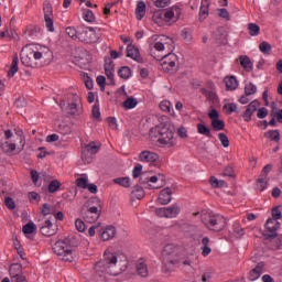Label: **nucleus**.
<instances>
[{"instance_id": "nucleus-1", "label": "nucleus", "mask_w": 282, "mask_h": 282, "mask_svg": "<svg viewBox=\"0 0 282 282\" xmlns=\"http://www.w3.org/2000/svg\"><path fill=\"white\" fill-rule=\"evenodd\" d=\"M53 54L48 47H41L37 51L32 48L26 50L21 56V63L25 67H43L44 65H50L52 63Z\"/></svg>"}, {"instance_id": "nucleus-2", "label": "nucleus", "mask_w": 282, "mask_h": 282, "mask_svg": "<svg viewBox=\"0 0 282 282\" xmlns=\"http://www.w3.org/2000/svg\"><path fill=\"white\" fill-rule=\"evenodd\" d=\"M101 213L102 204L98 197H90L80 209V216L87 224H96Z\"/></svg>"}, {"instance_id": "nucleus-3", "label": "nucleus", "mask_w": 282, "mask_h": 282, "mask_svg": "<svg viewBox=\"0 0 282 282\" xmlns=\"http://www.w3.org/2000/svg\"><path fill=\"white\" fill-rule=\"evenodd\" d=\"M162 257V272L169 274L176 268H180V259L175 253V247L173 245H166L161 253Z\"/></svg>"}, {"instance_id": "nucleus-4", "label": "nucleus", "mask_w": 282, "mask_h": 282, "mask_svg": "<svg viewBox=\"0 0 282 282\" xmlns=\"http://www.w3.org/2000/svg\"><path fill=\"white\" fill-rule=\"evenodd\" d=\"M149 54L150 56H153L155 61L161 62V69L165 74H175V72H177V55H175V53H169L160 57V55H155V51L153 48H150Z\"/></svg>"}, {"instance_id": "nucleus-5", "label": "nucleus", "mask_w": 282, "mask_h": 282, "mask_svg": "<svg viewBox=\"0 0 282 282\" xmlns=\"http://www.w3.org/2000/svg\"><path fill=\"white\" fill-rule=\"evenodd\" d=\"M116 263H118V256L112 248H108L104 252V259L95 264V270L96 272H109V269L116 268Z\"/></svg>"}, {"instance_id": "nucleus-6", "label": "nucleus", "mask_w": 282, "mask_h": 282, "mask_svg": "<svg viewBox=\"0 0 282 282\" xmlns=\"http://www.w3.org/2000/svg\"><path fill=\"white\" fill-rule=\"evenodd\" d=\"M53 252L57 254V257H61L62 261H66L67 263H72L74 261V251L72 250V247H69V240H57L53 245Z\"/></svg>"}, {"instance_id": "nucleus-7", "label": "nucleus", "mask_w": 282, "mask_h": 282, "mask_svg": "<svg viewBox=\"0 0 282 282\" xmlns=\"http://www.w3.org/2000/svg\"><path fill=\"white\" fill-rule=\"evenodd\" d=\"M204 224L208 230L213 232H221L227 226L226 217L215 214L204 218Z\"/></svg>"}, {"instance_id": "nucleus-8", "label": "nucleus", "mask_w": 282, "mask_h": 282, "mask_svg": "<svg viewBox=\"0 0 282 282\" xmlns=\"http://www.w3.org/2000/svg\"><path fill=\"white\" fill-rule=\"evenodd\" d=\"M98 34L94 28L82 26L78 29V41L82 43L94 44L98 43Z\"/></svg>"}, {"instance_id": "nucleus-9", "label": "nucleus", "mask_w": 282, "mask_h": 282, "mask_svg": "<svg viewBox=\"0 0 282 282\" xmlns=\"http://www.w3.org/2000/svg\"><path fill=\"white\" fill-rule=\"evenodd\" d=\"M264 226L265 230L262 232V237H264V239H267L268 241H272V239H276V237H279V234H276L280 226L279 220L269 218Z\"/></svg>"}, {"instance_id": "nucleus-10", "label": "nucleus", "mask_w": 282, "mask_h": 282, "mask_svg": "<svg viewBox=\"0 0 282 282\" xmlns=\"http://www.w3.org/2000/svg\"><path fill=\"white\" fill-rule=\"evenodd\" d=\"M182 213V208L177 206V204H173L169 207H160L155 209L156 217H165V219H174Z\"/></svg>"}, {"instance_id": "nucleus-11", "label": "nucleus", "mask_w": 282, "mask_h": 282, "mask_svg": "<svg viewBox=\"0 0 282 282\" xmlns=\"http://www.w3.org/2000/svg\"><path fill=\"white\" fill-rule=\"evenodd\" d=\"M66 100L68 102L67 113L69 116H79L80 109H78V102H80V97L75 93H69L66 95Z\"/></svg>"}, {"instance_id": "nucleus-12", "label": "nucleus", "mask_w": 282, "mask_h": 282, "mask_svg": "<svg viewBox=\"0 0 282 282\" xmlns=\"http://www.w3.org/2000/svg\"><path fill=\"white\" fill-rule=\"evenodd\" d=\"M15 138L19 141V145L17 144V140H11L12 143L4 142L2 144L3 151H7V153H12V151H17V147H25V137H23V131L15 132Z\"/></svg>"}, {"instance_id": "nucleus-13", "label": "nucleus", "mask_w": 282, "mask_h": 282, "mask_svg": "<svg viewBox=\"0 0 282 282\" xmlns=\"http://www.w3.org/2000/svg\"><path fill=\"white\" fill-rule=\"evenodd\" d=\"M44 21L48 32H54V9L50 2L43 4Z\"/></svg>"}, {"instance_id": "nucleus-14", "label": "nucleus", "mask_w": 282, "mask_h": 282, "mask_svg": "<svg viewBox=\"0 0 282 282\" xmlns=\"http://www.w3.org/2000/svg\"><path fill=\"white\" fill-rule=\"evenodd\" d=\"M159 133V139L158 142L159 144H166L169 147H174L175 145V140L173 139V131L169 130L167 128H161L158 130Z\"/></svg>"}, {"instance_id": "nucleus-15", "label": "nucleus", "mask_w": 282, "mask_h": 282, "mask_svg": "<svg viewBox=\"0 0 282 282\" xmlns=\"http://www.w3.org/2000/svg\"><path fill=\"white\" fill-rule=\"evenodd\" d=\"M40 232L43 237H54L58 232V227L52 224V220L48 218L39 225Z\"/></svg>"}, {"instance_id": "nucleus-16", "label": "nucleus", "mask_w": 282, "mask_h": 282, "mask_svg": "<svg viewBox=\"0 0 282 282\" xmlns=\"http://www.w3.org/2000/svg\"><path fill=\"white\" fill-rule=\"evenodd\" d=\"M100 151V147L96 145V142H90L82 151V159L86 162H91V155H96Z\"/></svg>"}, {"instance_id": "nucleus-17", "label": "nucleus", "mask_w": 282, "mask_h": 282, "mask_svg": "<svg viewBox=\"0 0 282 282\" xmlns=\"http://www.w3.org/2000/svg\"><path fill=\"white\" fill-rule=\"evenodd\" d=\"M76 186L78 188L88 189L89 193H93V194L98 193V186L94 183L89 184V180H87V177H78L76 180Z\"/></svg>"}, {"instance_id": "nucleus-18", "label": "nucleus", "mask_w": 282, "mask_h": 282, "mask_svg": "<svg viewBox=\"0 0 282 282\" xmlns=\"http://www.w3.org/2000/svg\"><path fill=\"white\" fill-rule=\"evenodd\" d=\"M173 199V191H171V187H165L163 188L158 197V202L159 204H161V206H166L169 204H171V200Z\"/></svg>"}, {"instance_id": "nucleus-19", "label": "nucleus", "mask_w": 282, "mask_h": 282, "mask_svg": "<svg viewBox=\"0 0 282 282\" xmlns=\"http://www.w3.org/2000/svg\"><path fill=\"white\" fill-rule=\"evenodd\" d=\"M104 67L108 85H116V79H113V74H116V64H113V61L109 59V62L105 63Z\"/></svg>"}, {"instance_id": "nucleus-20", "label": "nucleus", "mask_w": 282, "mask_h": 282, "mask_svg": "<svg viewBox=\"0 0 282 282\" xmlns=\"http://www.w3.org/2000/svg\"><path fill=\"white\" fill-rule=\"evenodd\" d=\"M259 100L256 99L247 106V109L242 115L245 122H250V120H252V116L257 111V109H259Z\"/></svg>"}, {"instance_id": "nucleus-21", "label": "nucleus", "mask_w": 282, "mask_h": 282, "mask_svg": "<svg viewBox=\"0 0 282 282\" xmlns=\"http://www.w3.org/2000/svg\"><path fill=\"white\" fill-rule=\"evenodd\" d=\"M127 56H128V58H132V61H135L137 63H142V56L140 55V48H138L133 44H129L127 46Z\"/></svg>"}, {"instance_id": "nucleus-22", "label": "nucleus", "mask_w": 282, "mask_h": 282, "mask_svg": "<svg viewBox=\"0 0 282 282\" xmlns=\"http://www.w3.org/2000/svg\"><path fill=\"white\" fill-rule=\"evenodd\" d=\"M158 160H160V155L149 150H144L139 154L140 162H158Z\"/></svg>"}, {"instance_id": "nucleus-23", "label": "nucleus", "mask_w": 282, "mask_h": 282, "mask_svg": "<svg viewBox=\"0 0 282 282\" xmlns=\"http://www.w3.org/2000/svg\"><path fill=\"white\" fill-rule=\"evenodd\" d=\"M263 272V262H259L248 274V281H257Z\"/></svg>"}, {"instance_id": "nucleus-24", "label": "nucleus", "mask_w": 282, "mask_h": 282, "mask_svg": "<svg viewBox=\"0 0 282 282\" xmlns=\"http://www.w3.org/2000/svg\"><path fill=\"white\" fill-rule=\"evenodd\" d=\"M100 237L102 241H110V239H113L116 237V227L111 225L107 226L102 230Z\"/></svg>"}, {"instance_id": "nucleus-25", "label": "nucleus", "mask_w": 282, "mask_h": 282, "mask_svg": "<svg viewBox=\"0 0 282 282\" xmlns=\"http://www.w3.org/2000/svg\"><path fill=\"white\" fill-rule=\"evenodd\" d=\"M147 14V3L144 1L140 0L135 8V19L137 21H142Z\"/></svg>"}, {"instance_id": "nucleus-26", "label": "nucleus", "mask_w": 282, "mask_h": 282, "mask_svg": "<svg viewBox=\"0 0 282 282\" xmlns=\"http://www.w3.org/2000/svg\"><path fill=\"white\" fill-rule=\"evenodd\" d=\"M149 182H151L152 184H156L158 182H161V185L159 186H152L151 184H149L148 186L150 188H162V186L166 184V176L164 174L154 175L149 178Z\"/></svg>"}, {"instance_id": "nucleus-27", "label": "nucleus", "mask_w": 282, "mask_h": 282, "mask_svg": "<svg viewBox=\"0 0 282 282\" xmlns=\"http://www.w3.org/2000/svg\"><path fill=\"white\" fill-rule=\"evenodd\" d=\"M196 129H197V133H199V135H205V138H213L210 128H208L207 124L204 123V121H202L200 123H197Z\"/></svg>"}, {"instance_id": "nucleus-28", "label": "nucleus", "mask_w": 282, "mask_h": 282, "mask_svg": "<svg viewBox=\"0 0 282 282\" xmlns=\"http://www.w3.org/2000/svg\"><path fill=\"white\" fill-rule=\"evenodd\" d=\"M226 89L227 91H235L237 87H239V82L237 80V77L230 76L225 78Z\"/></svg>"}, {"instance_id": "nucleus-29", "label": "nucleus", "mask_w": 282, "mask_h": 282, "mask_svg": "<svg viewBox=\"0 0 282 282\" xmlns=\"http://www.w3.org/2000/svg\"><path fill=\"white\" fill-rule=\"evenodd\" d=\"M144 195H147V193L144 192V187L140 185L133 186V189L131 192L132 199H144Z\"/></svg>"}, {"instance_id": "nucleus-30", "label": "nucleus", "mask_w": 282, "mask_h": 282, "mask_svg": "<svg viewBox=\"0 0 282 282\" xmlns=\"http://www.w3.org/2000/svg\"><path fill=\"white\" fill-rule=\"evenodd\" d=\"M210 2L208 0H202L199 9V21H204L208 17V7Z\"/></svg>"}, {"instance_id": "nucleus-31", "label": "nucleus", "mask_w": 282, "mask_h": 282, "mask_svg": "<svg viewBox=\"0 0 282 282\" xmlns=\"http://www.w3.org/2000/svg\"><path fill=\"white\" fill-rule=\"evenodd\" d=\"M240 65L246 72H252V61L247 55L239 56Z\"/></svg>"}, {"instance_id": "nucleus-32", "label": "nucleus", "mask_w": 282, "mask_h": 282, "mask_svg": "<svg viewBox=\"0 0 282 282\" xmlns=\"http://www.w3.org/2000/svg\"><path fill=\"white\" fill-rule=\"evenodd\" d=\"M24 34H26V36H30V37L39 36V34H41V26L30 24L29 26H26V30L24 31Z\"/></svg>"}, {"instance_id": "nucleus-33", "label": "nucleus", "mask_w": 282, "mask_h": 282, "mask_svg": "<svg viewBox=\"0 0 282 282\" xmlns=\"http://www.w3.org/2000/svg\"><path fill=\"white\" fill-rule=\"evenodd\" d=\"M137 273L139 276L147 279V276H149V267H147V263L138 262L137 263Z\"/></svg>"}, {"instance_id": "nucleus-34", "label": "nucleus", "mask_w": 282, "mask_h": 282, "mask_svg": "<svg viewBox=\"0 0 282 282\" xmlns=\"http://www.w3.org/2000/svg\"><path fill=\"white\" fill-rule=\"evenodd\" d=\"M17 72H19V55H15L13 57L10 69L8 72V77L13 78V76H14V74H17Z\"/></svg>"}, {"instance_id": "nucleus-35", "label": "nucleus", "mask_w": 282, "mask_h": 282, "mask_svg": "<svg viewBox=\"0 0 282 282\" xmlns=\"http://www.w3.org/2000/svg\"><path fill=\"white\" fill-rule=\"evenodd\" d=\"M23 273V265H21V263H12L9 267V274L12 279V276H17L18 274Z\"/></svg>"}, {"instance_id": "nucleus-36", "label": "nucleus", "mask_w": 282, "mask_h": 282, "mask_svg": "<svg viewBox=\"0 0 282 282\" xmlns=\"http://www.w3.org/2000/svg\"><path fill=\"white\" fill-rule=\"evenodd\" d=\"M113 184H118L119 186H122L123 188H130L131 187V178H129V176L117 177L113 180Z\"/></svg>"}, {"instance_id": "nucleus-37", "label": "nucleus", "mask_w": 282, "mask_h": 282, "mask_svg": "<svg viewBox=\"0 0 282 282\" xmlns=\"http://www.w3.org/2000/svg\"><path fill=\"white\" fill-rule=\"evenodd\" d=\"M118 76L123 80H129V78H131V67L129 66L120 67L118 70Z\"/></svg>"}, {"instance_id": "nucleus-38", "label": "nucleus", "mask_w": 282, "mask_h": 282, "mask_svg": "<svg viewBox=\"0 0 282 282\" xmlns=\"http://www.w3.org/2000/svg\"><path fill=\"white\" fill-rule=\"evenodd\" d=\"M208 243H210V239L208 237H204L202 239V254L203 257H208V254H210V252H213V249H210V247H208Z\"/></svg>"}, {"instance_id": "nucleus-39", "label": "nucleus", "mask_w": 282, "mask_h": 282, "mask_svg": "<svg viewBox=\"0 0 282 282\" xmlns=\"http://www.w3.org/2000/svg\"><path fill=\"white\" fill-rule=\"evenodd\" d=\"M83 19L87 23H94L96 21V15L94 14V11L89 9H84L83 10Z\"/></svg>"}, {"instance_id": "nucleus-40", "label": "nucleus", "mask_w": 282, "mask_h": 282, "mask_svg": "<svg viewBox=\"0 0 282 282\" xmlns=\"http://www.w3.org/2000/svg\"><path fill=\"white\" fill-rule=\"evenodd\" d=\"M264 138H270V140H273V142H280L281 132H279V130H269L264 133Z\"/></svg>"}, {"instance_id": "nucleus-41", "label": "nucleus", "mask_w": 282, "mask_h": 282, "mask_svg": "<svg viewBox=\"0 0 282 282\" xmlns=\"http://www.w3.org/2000/svg\"><path fill=\"white\" fill-rule=\"evenodd\" d=\"M55 209V207H52L50 204L44 203L41 207V215H43V217H47V215H54Z\"/></svg>"}, {"instance_id": "nucleus-42", "label": "nucleus", "mask_w": 282, "mask_h": 282, "mask_svg": "<svg viewBox=\"0 0 282 282\" xmlns=\"http://www.w3.org/2000/svg\"><path fill=\"white\" fill-rule=\"evenodd\" d=\"M248 31L250 36H259L261 34V28L257 23H249Z\"/></svg>"}, {"instance_id": "nucleus-43", "label": "nucleus", "mask_w": 282, "mask_h": 282, "mask_svg": "<svg viewBox=\"0 0 282 282\" xmlns=\"http://www.w3.org/2000/svg\"><path fill=\"white\" fill-rule=\"evenodd\" d=\"M213 39L217 45H226V35L221 34L220 31L214 32Z\"/></svg>"}, {"instance_id": "nucleus-44", "label": "nucleus", "mask_w": 282, "mask_h": 282, "mask_svg": "<svg viewBox=\"0 0 282 282\" xmlns=\"http://www.w3.org/2000/svg\"><path fill=\"white\" fill-rule=\"evenodd\" d=\"M124 109H135L138 107V99L130 97L123 101Z\"/></svg>"}, {"instance_id": "nucleus-45", "label": "nucleus", "mask_w": 282, "mask_h": 282, "mask_svg": "<svg viewBox=\"0 0 282 282\" xmlns=\"http://www.w3.org/2000/svg\"><path fill=\"white\" fill-rule=\"evenodd\" d=\"M259 50L262 54L269 55L272 52V45L269 42H261L259 44Z\"/></svg>"}, {"instance_id": "nucleus-46", "label": "nucleus", "mask_w": 282, "mask_h": 282, "mask_svg": "<svg viewBox=\"0 0 282 282\" xmlns=\"http://www.w3.org/2000/svg\"><path fill=\"white\" fill-rule=\"evenodd\" d=\"M212 127L214 131H224V129H226V122L221 119H216L212 121Z\"/></svg>"}, {"instance_id": "nucleus-47", "label": "nucleus", "mask_w": 282, "mask_h": 282, "mask_svg": "<svg viewBox=\"0 0 282 282\" xmlns=\"http://www.w3.org/2000/svg\"><path fill=\"white\" fill-rule=\"evenodd\" d=\"M61 189V181L53 180L48 183V193H56Z\"/></svg>"}, {"instance_id": "nucleus-48", "label": "nucleus", "mask_w": 282, "mask_h": 282, "mask_svg": "<svg viewBox=\"0 0 282 282\" xmlns=\"http://www.w3.org/2000/svg\"><path fill=\"white\" fill-rule=\"evenodd\" d=\"M34 230H36V226L32 221H29L22 228V231L24 232V235H32Z\"/></svg>"}, {"instance_id": "nucleus-49", "label": "nucleus", "mask_w": 282, "mask_h": 282, "mask_svg": "<svg viewBox=\"0 0 282 282\" xmlns=\"http://www.w3.org/2000/svg\"><path fill=\"white\" fill-rule=\"evenodd\" d=\"M152 19L158 25H162L164 23V11H155Z\"/></svg>"}, {"instance_id": "nucleus-50", "label": "nucleus", "mask_w": 282, "mask_h": 282, "mask_svg": "<svg viewBox=\"0 0 282 282\" xmlns=\"http://www.w3.org/2000/svg\"><path fill=\"white\" fill-rule=\"evenodd\" d=\"M218 140L221 143V147H224L225 149H228V147H230V140H228V135H226V133L220 132L218 134Z\"/></svg>"}, {"instance_id": "nucleus-51", "label": "nucleus", "mask_w": 282, "mask_h": 282, "mask_svg": "<svg viewBox=\"0 0 282 282\" xmlns=\"http://www.w3.org/2000/svg\"><path fill=\"white\" fill-rule=\"evenodd\" d=\"M245 94L246 96H253V94H257V86L252 83H249L245 86Z\"/></svg>"}, {"instance_id": "nucleus-52", "label": "nucleus", "mask_w": 282, "mask_h": 282, "mask_svg": "<svg viewBox=\"0 0 282 282\" xmlns=\"http://www.w3.org/2000/svg\"><path fill=\"white\" fill-rule=\"evenodd\" d=\"M75 228L78 232H85V230H87V225H85V221H83V219L77 218L75 220Z\"/></svg>"}, {"instance_id": "nucleus-53", "label": "nucleus", "mask_w": 282, "mask_h": 282, "mask_svg": "<svg viewBox=\"0 0 282 282\" xmlns=\"http://www.w3.org/2000/svg\"><path fill=\"white\" fill-rule=\"evenodd\" d=\"M163 19L165 23H171L172 19H175L172 7L169 10L163 11Z\"/></svg>"}, {"instance_id": "nucleus-54", "label": "nucleus", "mask_w": 282, "mask_h": 282, "mask_svg": "<svg viewBox=\"0 0 282 282\" xmlns=\"http://www.w3.org/2000/svg\"><path fill=\"white\" fill-rule=\"evenodd\" d=\"M224 109H227L228 116H230L231 113H239V110H237V104L235 102L225 105Z\"/></svg>"}, {"instance_id": "nucleus-55", "label": "nucleus", "mask_w": 282, "mask_h": 282, "mask_svg": "<svg viewBox=\"0 0 282 282\" xmlns=\"http://www.w3.org/2000/svg\"><path fill=\"white\" fill-rule=\"evenodd\" d=\"M66 34L70 39H74V40L78 39V30H76L74 26H67Z\"/></svg>"}, {"instance_id": "nucleus-56", "label": "nucleus", "mask_w": 282, "mask_h": 282, "mask_svg": "<svg viewBox=\"0 0 282 282\" xmlns=\"http://www.w3.org/2000/svg\"><path fill=\"white\" fill-rule=\"evenodd\" d=\"M4 205L9 210H14L17 208V203H14V199L10 196L4 198Z\"/></svg>"}, {"instance_id": "nucleus-57", "label": "nucleus", "mask_w": 282, "mask_h": 282, "mask_svg": "<svg viewBox=\"0 0 282 282\" xmlns=\"http://www.w3.org/2000/svg\"><path fill=\"white\" fill-rule=\"evenodd\" d=\"M271 215H272V218H271V219H274L275 221H279V219L282 218L281 208H280L279 206H275V207L271 210Z\"/></svg>"}, {"instance_id": "nucleus-58", "label": "nucleus", "mask_w": 282, "mask_h": 282, "mask_svg": "<svg viewBox=\"0 0 282 282\" xmlns=\"http://www.w3.org/2000/svg\"><path fill=\"white\" fill-rule=\"evenodd\" d=\"M140 175H142V164L138 163L132 171V177L133 180H138Z\"/></svg>"}, {"instance_id": "nucleus-59", "label": "nucleus", "mask_w": 282, "mask_h": 282, "mask_svg": "<svg viewBox=\"0 0 282 282\" xmlns=\"http://www.w3.org/2000/svg\"><path fill=\"white\" fill-rule=\"evenodd\" d=\"M161 111H165L166 113H171V101L164 100L160 102Z\"/></svg>"}, {"instance_id": "nucleus-60", "label": "nucleus", "mask_w": 282, "mask_h": 282, "mask_svg": "<svg viewBox=\"0 0 282 282\" xmlns=\"http://www.w3.org/2000/svg\"><path fill=\"white\" fill-rule=\"evenodd\" d=\"M209 183L213 188H220V186H224V181L219 182V180H217V177H215V176H212L209 178Z\"/></svg>"}, {"instance_id": "nucleus-61", "label": "nucleus", "mask_w": 282, "mask_h": 282, "mask_svg": "<svg viewBox=\"0 0 282 282\" xmlns=\"http://www.w3.org/2000/svg\"><path fill=\"white\" fill-rule=\"evenodd\" d=\"M224 177H234L235 169L230 165H227L223 172Z\"/></svg>"}, {"instance_id": "nucleus-62", "label": "nucleus", "mask_w": 282, "mask_h": 282, "mask_svg": "<svg viewBox=\"0 0 282 282\" xmlns=\"http://www.w3.org/2000/svg\"><path fill=\"white\" fill-rule=\"evenodd\" d=\"M155 8H169L171 6V0H156L154 1Z\"/></svg>"}, {"instance_id": "nucleus-63", "label": "nucleus", "mask_w": 282, "mask_h": 282, "mask_svg": "<svg viewBox=\"0 0 282 282\" xmlns=\"http://www.w3.org/2000/svg\"><path fill=\"white\" fill-rule=\"evenodd\" d=\"M257 182L260 186V191H265V188H268V180H265V176L259 177Z\"/></svg>"}, {"instance_id": "nucleus-64", "label": "nucleus", "mask_w": 282, "mask_h": 282, "mask_svg": "<svg viewBox=\"0 0 282 282\" xmlns=\"http://www.w3.org/2000/svg\"><path fill=\"white\" fill-rule=\"evenodd\" d=\"M11 282H28L23 272L11 278Z\"/></svg>"}]
</instances>
